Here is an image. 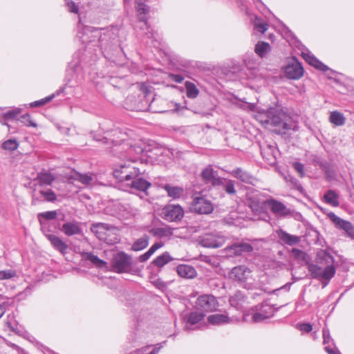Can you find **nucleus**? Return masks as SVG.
<instances>
[{
	"label": "nucleus",
	"instance_id": "obj_1",
	"mask_svg": "<svg viewBox=\"0 0 354 354\" xmlns=\"http://www.w3.org/2000/svg\"><path fill=\"white\" fill-rule=\"evenodd\" d=\"M257 113L261 118V122L273 127H281V129L274 130L277 134H284L286 130L292 129V124L287 122L290 118L288 115V109L281 104L276 103L274 106L269 108L258 107Z\"/></svg>",
	"mask_w": 354,
	"mask_h": 354
},
{
	"label": "nucleus",
	"instance_id": "obj_2",
	"mask_svg": "<svg viewBox=\"0 0 354 354\" xmlns=\"http://www.w3.org/2000/svg\"><path fill=\"white\" fill-rule=\"evenodd\" d=\"M316 263H308L307 268L312 278L326 281L324 286L334 277L336 270L333 257L326 250H321L316 257Z\"/></svg>",
	"mask_w": 354,
	"mask_h": 354
},
{
	"label": "nucleus",
	"instance_id": "obj_3",
	"mask_svg": "<svg viewBox=\"0 0 354 354\" xmlns=\"http://www.w3.org/2000/svg\"><path fill=\"white\" fill-rule=\"evenodd\" d=\"M275 307V305H270L268 300L252 306L250 311L252 314V321L254 323L261 322L266 319L272 317L278 310L283 307Z\"/></svg>",
	"mask_w": 354,
	"mask_h": 354
},
{
	"label": "nucleus",
	"instance_id": "obj_4",
	"mask_svg": "<svg viewBox=\"0 0 354 354\" xmlns=\"http://www.w3.org/2000/svg\"><path fill=\"white\" fill-rule=\"evenodd\" d=\"M113 36V33L111 30L98 28L92 30V37L94 38L93 41L96 40L97 46L103 53L113 50L114 46H116L113 42L115 37Z\"/></svg>",
	"mask_w": 354,
	"mask_h": 354
},
{
	"label": "nucleus",
	"instance_id": "obj_5",
	"mask_svg": "<svg viewBox=\"0 0 354 354\" xmlns=\"http://www.w3.org/2000/svg\"><path fill=\"white\" fill-rule=\"evenodd\" d=\"M113 174L115 179L124 185L133 177L140 174V171L138 167H133L129 163H124L116 167L113 169Z\"/></svg>",
	"mask_w": 354,
	"mask_h": 354
},
{
	"label": "nucleus",
	"instance_id": "obj_6",
	"mask_svg": "<svg viewBox=\"0 0 354 354\" xmlns=\"http://www.w3.org/2000/svg\"><path fill=\"white\" fill-rule=\"evenodd\" d=\"M133 264L132 257L123 251L115 254L111 260V266L117 273H128Z\"/></svg>",
	"mask_w": 354,
	"mask_h": 354
},
{
	"label": "nucleus",
	"instance_id": "obj_7",
	"mask_svg": "<svg viewBox=\"0 0 354 354\" xmlns=\"http://www.w3.org/2000/svg\"><path fill=\"white\" fill-rule=\"evenodd\" d=\"M267 205L270 209L272 212L279 217H295L299 220L301 217V214L295 212L294 210L288 208L282 202L274 198L266 200Z\"/></svg>",
	"mask_w": 354,
	"mask_h": 354
},
{
	"label": "nucleus",
	"instance_id": "obj_8",
	"mask_svg": "<svg viewBox=\"0 0 354 354\" xmlns=\"http://www.w3.org/2000/svg\"><path fill=\"white\" fill-rule=\"evenodd\" d=\"M304 69L297 57H292L284 67L285 75L288 79L298 80L304 75Z\"/></svg>",
	"mask_w": 354,
	"mask_h": 354
},
{
	"label": "nucleus",
	"instance_id": "obj_9",
	"mask_svg": "<svg viewBox=\"0 0 354 354\" xmlns=\"http://www.w3.org/2000/svg\"><path fill=\"white\" fill-rule=\"evenodd\" d=\"M225 242V237L221 232H216L205 234L200 241V244L207 248H218Z\"/></svg>",
	"mask_w": 354,
	"mask_h": 354
},
{
	"label": "nucleus",
	"instance_id": "obj_10",
	"mask_svg": "<svg viewBox=\"0 0 354 354\" xmlns=\"http://www.w3.org/2000/svg\"><path fill=\"white\" fill-rule=\"evenodd\" d=\"M162 217L167 221H180L184 216V210L180 205H167L162 209Z\"/></svg>",
	"mask_w": 354,
	"mask_h": 354
},
{
	"label": "nucleus",
	"instance_id": "obj_11",
	"mask_svg": "<svg viewBox=\"0 0 354 354\" xmlns=\"http://www.w3.org/2000/svg\"><path fill=\"white\" fill-rule=\"evenodd\" d=\"M190 208L192 212L200 214H210L214 209L212 203L203 196L195 197L191 203Z\"/></svg>",
	"mask_w": 354,
	"mask_h": 354
},
{
	"label": "nucleus",
	"instance_id": "obj_12",
	"mask_svg": "<svg viewBox=\"0 0 354 354\" xmlns=\"http://www.w3.org/2000/svg\"><path fill=\"white\" fill-rule=\"evenodd\" d=\"M253 246L246 242H236L225 248L226 254L230 257L241 256L252 252Z\"/></svg>",
	"mask_w": 354,
	"mask_h": 354
},
{
	"label": "nucleus",
	"instance_id": "obj_13",
	"mask_svg": "<svg viewBox=\"0 0 354 354\" xmlns=\"http://www.w3.org/2000/svg\"><path fill=\"white\" fill-rule=\"evenodd\" d=\"M328 216L336 228L344 231L348 237L354 239V226L350 221L341 218L334 212H330Z\"/></svg>",
	"mask_w": 354,
	"mask_h": 354
},
{
	"label": "nucleus",
	"instance_id": "obj_14",
	"mask_svg": "<svg viewBox=\"0 0 354 354\" xmlns=\"http://www.w3.org/2000/svg\"><path fill=\"white\" fill-rule=\"evenodd\" d=\"M140 174L133 177L124 185L132 190L140 191L147 194V189L151 186V183L140 176Z\"/></svg>",
	"mask_w": 354,
	"mask_h": 354
},
{
	"label": "nucleus",
	"instance_id": "obj_15",
	"mask_svg": "<svg viewBox=\"0 0 354 354\" xmlns=\"http://www.w3.org/2000/svg\"><path fill=\"white\" fill-rule=\"evenodd\" d=\"M227 172L245 184L254 185V183L257 181V178L253 175L241 167H237Z\"/></svg>",
	"mask_w": 354,
	"mask_h": 354
},
{
	"label": "nucleus",
	"instance_id": "obj_16",
	"mask_svg": "<svg viewBox=\"0 0 354 354\" xmlns=\"http://www.w3.org/2000/svg\"><path fill=\"white\" fill-rule=\"evenodd\" d=\"M216 300L212 295H201L196 301V307L203 311H212L216 308Z\"/></svg>",
	"mask_w": 354,
	"mask_h": 354
},
{
	"label": "nucleus",
	"instance_id": "obj_17",
	"mask_svg": "<svg viewBox=\"0 0 354 354\" xmlns=\"http://www.w3.org/2000/svg\"><path fill=\"white\" fill-rule=\"evenodd\" d=\"M59 230L67 236L74 235H83V230L80 226V223L76 221L66 222Z\"/></svg>",
	"mask_w": 354,
	"mask_h": 354
},
{
	"label": "nucleus",
	"instance_id": "obj_18",
	"mask_svg": "<svg viewBox=\"0 0 354 354\" xmlns=\"http://www.w3.org/2000/svg\"><path fill=\"white\" fill-rule=\"evenodd\" d=\"M41 197H37L35 194L32 196V205H36L39 203L46 201L49 203H54L57 201V195L54 191L51 189H47L46 190H40L39 192Z\"/></svg>",
	"mask_w": 354,
	"mask_h": 354
},
{
	"label": "nucleus",
	"instance_id": "obj_19",
	"mask_svg": "<svg viewBox=\"0 0 354 354\" xmlns=\"http://www.w3.org/2000/svg\"><path fill=\"white\" fill-rule=\"evenodd\" d=\"M135 8L138 13V18L139 21L144 22V25L147 27V28H149L147 21L148 19L146 15L149 12L150 7L142 2L141 0H136Z\"/></svg>",
	"mask_w": 354,
	"mask_h": 354
},
{
	"label": "nucleus",
	"instance_id": "obj_20",
	"mask_svg": "<svg viewBox=\"0 0 354 354\" xmlns=\"http://www.w3.org/2000/svg\"><path fill=\"white\" fill-rule=\"evenodd\" d=\"M276 232L278 238L283 244L293 246L301 241L300 236L290 234L282 229L277 230Z\"/></svg>",
	"mask_w": 354,
	"mask_h": 354
},
{
	"label": "nucleus",
	"instance_id": "obj_21",
	"mask_svg": "<svg viewBox=\"0 0 354 354\" xmlns=\"http://www.w3.org/2000/svg\"><path fill=\"white\" fill-rule=\"evenodd\" d=\"M112 228V225L105 223H94L91 225V231L100 240H105L106 232Z\"/></svg>",
	"mask_w": 354,
	"mask_h": 354
},
{
	"label": "nucleus",
	"instance_id": "obj_22",
	"mask_svg": "<svg viewBox=\"0 0 354 354\" xmlns=\"http://www.w3.org/2000/svg\"><path fill=\"white\" fill-rule=\"evenodd\" d=\"M266 205V201H261L257 196H252L248 200V206L255 214L260 216L265 214L264 209Z\"/></svg>",
	"mask_w": 354,
	"mask_h": 354
},
{
	"label": "nucleus",
	"instance_id": "obj_23",
	"mask_svg": "<svg viewBox=\"0 0 354 354\" xmlns=\"http://www.w3.org/2000/svg\"><path fill=\"white\" fill-rule=\"evenodd\" d=\"M301 56L306 61V62H308L310 66H313L316 69L324 72L329 70V68L326 65L322 63L310 52H302Z\"/></svg>",
	"mask_w": 354,
	"mask_h": 354
},
{
	"label": "nucleus",
	"instance_id": "obj_24",
	"mask_svg": "<svg viewBox=\"0 0 354 354\" xmlns=\"http://www.w3.org/2000/svg\"><path fill=\"white\" fill-rule=\"evenodd\" d=\"M81 257L86 261H88L92 263L95 267L100 269H107L108 263L106 261L100 259L97 256L95 255L91 252H81Z\"/></svg>",
	"mask_w": 354,
	"mask_h": 354
},
{
	"label": "nucleus",
	"instance_id": "obj_25",
	"mask_svg": "<svg viewBox=\"0 0 354 354\" xmlns=\"http://www.w3.org/2000/svg\"><path fill=\"white\" fill-rule=\"evenodd\" d=\"M47 239L50 242L53 247L62 254L66 253L68 245L63 240L56 235H47Z\"/></svg>",
	"mask_w": 354,
	"mask_h": 354
},
{
	"label": "nucleus",
	"instance_id": "obj_26",
	"mask_svg": "<svg viewBox=\"0 0 354 354\" xmlns=\"http://www.w3.org/2000/svg\"><path fill=\"white\" fill-rule=\"evenodd\" d=\"M176 272L183 278L193 279L196 276V270L189 265L182 264L176 267Z\"/></svg>",
	"mask_w": 354,
	"mask_h": 354
},
{
	"label": "nucleus",
	"instance_id": "obj_27",
	"mask_svg": "<svg viewBox=\"0 0 354 354\" xmlns=\"http://www.w3.org/2000/svg\"><path fill=\"white\" fill-rule=\"evenodd\" d=\"M249 269L244 266H238L232 268L230 272V278L238 281L244 282L246 280L245 273Z\"/></svg>",
	"mask_w": 354,
	"mask_h": 354
},
{
	"label": "nucleus",
	"instance_id": "obj_28",
	"mask_svg": "<svg viewBox=\"0 0 354 354\" xmlns=\"http://www.w3.org/2000/svg\"><path fill=\"white\" fill-rule=\"evenodd\" d=\"M230 318L225 314H213L207 317V322L212 325H223L229 323Z\"/></svg>",
	"mask_w": 354,
	"mask_h": 354
},
{
	"label": "nucleus",
	"instance_id": "obj_29",
	"mask_svg": "<svg viewBox=\"0 0 354 354\" xmlns=\"http://www.w3.org/2000/svg\"><path fill=\"white\" fill-rule=\"evenodd\" d=\"M172 260H174V258L170 255L169 252H165L162 254L159 255L156 259H154L152 261L151 264L158 267L159 268V270H160V269L164 266H165Z\"/></svg>",
	"mask_w": 354,
	"mask_h": 354
},
{
	"label": "nucleus",
	"instance_id": "obj_30",
	"mask_svg": "<svg viewBox=\"0 0 354 354\" xmlns=\"http://www.w3.org/2000/svg\"><path fill=\"white\" fill-rule=\"evenodd\" d=\"M245 298L246 296L242 291L237 290L234 295L230 297L229 302L232 306L239 308L241 306H242L243 303L245 301Z\"/></svg>",
	"mask_w": 354,
	"mask_h": 354
},
{
	"label": "nucleus",
	"instance_id": "obj_31",
	"mask_svg": "<svg viewBox=\"0 0 354 354\" xmlns=\"http://www.w3.org/2000/svg\"><path fill=\"white\" fill-rule=\"evenodd\" d=\"M164 189L165 191H167L168 196L173 198L174 199L180 198L184 192L182 187L178 186H172L169 184H166L164 186Z\"/></svg>",
	"mask_w": 354,
	"mask_h": 354
},
{
	"label": "nucleus",
	"instance_id": "obj_32",
	"mask_svg": "<svg viewBox=\"0 0 354 354\" xmlns=\"http://www.w3.org/2000/svg\"><path fill=\"white\" fill-rule=\"evenodd\" d=\"M270 50L271 46L266 41H258L254 47V52L261 58L264 57Z\"/></svg>",
	"mask_w": 354,
	"mask_h": 354
},
{
	"label": "nucleus",
	"instance_id": "obj_33",
	"mask_svg": "<svg viewBox=\"0 0 354 354\" xmlns=\"http://www.w3.org/2000/svg\"><path fill=\"white\" fill-rule=\"evenodd\" d=\"M37 179L41 186L50 185L55 180V176L50 172H39L37 174Z\"/></svg>",
	"mask_w": 354,
	"mask_h": 354
},
{
	"label": "nucleus",
	"instance_id": "obj_34",
	"mask_svg": "<svg viewBox=\"0 0 354 354\" xmlns=\"http://www.w3.org/2000/svg\"><path fill=\"white\" fill-rule=\"evenodd\" d=\"M164 245V243L162 241L156 242L144 254H141L138 257V260L140 262H145L147 261L150 257L153 254V253L158 250L159 248H162Z\"/></svg>",
	"mask_w": 354,
	"mask_h": 354
},
{
	"label": "nucleus",
	"instance_id": "obj_35",
	"mask_svg": "<svg viewBox=\"0 0 354 354\" xmlns=\"http://www.w3.org/2000/svg\"><path fill=\"white\" fill-rule=\"evenodd\" d=\"M338 197V194L332 189L328 190L324 196L326 203L333 207H338L339 205Z\"/></svg>",
	"mask_w": 354,
	"mask_h": 354
},
{
	"label": "nucleus",
	"instance_id": "obj_36",
	"mask_svg": "<svg viewBox=\"0 0 354 354\" xmlns=\"http://www.w3.org/2000/svg\"><path fill=\"white\" fill-rule=\"evenodd\" d=\"M149 236L144 234L140 239H138L132 245L131 250L133 251H140L146 248L149 245Z\"/></svg>",
	"mask_w": 354,
	"mask_h": 354
},
{
	"label": "nucleus",
	"instance_id": "obj_37",
	"mask_svg": "<svg viewBox=\"0 0 354 354\" xmlns=\"http://www.w3.org/2000/svg\"><path fill=\"white\" fill-rule=\"evenodd\" d=\"M217 174L218 171L214 170L212 165H208L203 169L201 177L206 183H209Z\"/></svg>",
	"mask_w": 354,
	"mask_h": 354
},
{
	"label": "nucleus",
	"instance_id": "obj_38",
	"mask_svg": "<svg viewBox=\"0 0 354 354\" xmlns=\"http://www.w3.org/2000/svg\"><path fill=\"white\" fill-rule=\"evenodd\" d=\"M185 87L186 89V95L188 98L194 99L198 95L199 90L194 83L186 81L185 82Z\"/></svg>",
	"mask_w": 354,
	"mask_h": 354
},
{
	"label": "nucleus",
	"instance_id": "obj_39",
	"mask_svg": "<svg viewBox=\"0 0 354 354\" xmlns=\"http://www.w3.org/2000/svg\"><path fill=\"white\" fill-rule=\"evenodd\" d=\"M205 316L203 312L193 311L187 315V323L191 325L198 324Z\"/></svg>",
	"mask_w": 354,
	"mask_h": 354
},
{
	"label": "nucleus",
	"instance_id": "obj_40",
	"mask_svg": "<svg viewBox=\"0 0 354 354\" xmlns=\"http://www.w3.org/2000/svg\"><path fill=\"white\" fill-rule=\"evenodd\" d=\"M57 210L46 211L37 214L38 221L48 222L55 220L57 216Z\"/></svg>",
	"mask_w": 354,
	"mask_h": 354
},
{
	"label": "nucleus",
	"instance_id": "obj_41",
	"mask_svg": "<svg viewBox=\"0 0 354 354\" xmlns=\"http://www.w3.org/2000/svg\"><path fill=\"white\" fill-rule=\"evenodd\" d=\"M329 119L330 122L335 126H342L346 122L343 114L336 111L331 112Z\"/></svg>",
	"mask_w": 354,
	"mask_h": 354
},
{
	"label": "nucleus",
	"instance_id": "obj_42",
	"mask_svg": "<svg viewBox=\"0 0 354 354\" xmlns=\"http://www.w3.org/2000/svg\"><path fill=\"white\" fill-rule=\"evenodd\" d=\"M72 178L80 182L84 185H90L93 180V177L91 175L82 174L77 171H75L72 176Z\"/></svg>",
	"mask_w": 354,
	"mask_h": 354
},
{
	"label": "nucleus",
	"instance_id": "obj_43",
	"mask_svg": "<svg viewBox=\"0 0 354 354\" xmlns=\"http://www.w3.org/2000/svg\"><path fill=\"white\" fill-rule=\"evenodd\" d=\"M149 232L155 237L162 238L171 234L169 229L165 227H153L149 230Z\"/></svg>",
	"mask_w": 354,
	"mask_h": 354
},
{
	"label": "nucleus",
	"instance_id": "obj_44",
	"mask_svg": "<svg viewBox=\"0 0 354 354\" xmlns=\"http://www.w3.org/2000/svg\"><path fill=\"white\" fill-rule=\"evenodd\" d=\"M286 180L287 182H289L292 185V187L295 189H297L300 194H305V189L299 183V181L294 178L293 176L289 175L286 177Z\"/></svg>",
	"mask_w": 354,
	"mask_h": 354
},
{
	"label": "nucleus",
	"instance_id": "obj_45",
	"mask_svg": "<svg viewBox=\"0 0 354 354\" xmlns=\"http://www.w3.org/2000/svg\"><path fill=\"white\" fill-rule=\"evenodd\" d=\"M19 147V142L15 139H9L6 141H4L1 147L4 150H8L10 151H13L16 150Z\"/></svg>",
	"mask_w": 354,
	"mask_h": 354
},
{
	"label": "nucleus",
	"instance_id": "obj_46",
	"mask_svg": "<svg viewBox=\"0 0 354 354\" xmlns=\"http://www.w3.org/2000/svg\"><path fill=\"white\" fill-rule=\"evenodd\" d=\"M17 120L27 127H37V126L36 122L32 120L30 115L28 113H25L19 116Z\"/></svg>",
	"mask_w": 354,
	"mask_h": 354
},
{
	"label": "nucleus",
	"instance_id": "obj_47",
	"mask_svg": "<svg viewBox=\"0 0 354 354\" xmlns=\"http://www.w3.org/2000/svg\"><path fill=\"white\" fill-rule=\"evenodd\" d=\"M254 26V28L257 31H259V32H260L261 33H264L267 30L268 27V24L264 22L259 17H256L255 18Z\"/></svg>",
	"mask_w": 354,
	"mask_h": 354
},
{
	"label": "nucleus",
	"instance_id": "obj_48",
	"mask_svg": "<svg viewBox=\"0 0 354 354\" xmlns=\"http://www.w3.org/2000/svg\"><path fill=\"white\" fill-rule=\"evenodd\" d=\"M223 188L228 194L232 195L236 193V189L234 187V181L232 180L226 179L223 184Z\"/></svg>",
	"mask_w": 354,
	"mask_h": 354
},
{
	"label": "nucleus",
	"instance_id": "obj_49",
	"mask_svg": "<svg viewBox=\"0 0 354 354\" xmlns=\"http://www.w3.org/2000/svg\"><path fill=\"white\" fill-rule=\"evenodd\" d=\"M55 97V95H50L49 96L46 97L44 99H41L40 100L35 101L32 103H30L31 107H38L45 105L46 104L50 102L53 98Z\"/></svg>",
	"mask_w": 354,
	"mask_h": 354
},
{
	"label": "nucleus",
	"instance_id": "obj_50",
	"mask_svg": "<svg viewBox=\"0 0 354 354\" xmlns=\"http://www.w3.org/2000/svg\"><path fill=\"white\" fill-rule=\"evenodd\" d=\"M292 167L299 174V177L303 178L305 176L304 165L300 162H294Z\"/></svg>",
	"mask_w": 354,
	"mask_h": 354
},
{
	"label": "nucleus",
	"instance_id": "obj_51",
	"mask_svg": "<svg viewBox=\"0 0 354 354\" xmlns=\"http://www.w3.org/2000/svg\"><path fill=\"white\" fill-rule=\"evenodd\" d=\"M39 223L41 227V230L46 238L47 235H52L50 234V232H52L51 226L48 222L39 221Z\"/></svg>",
	"mask_w": 354,
	"mask_h": 354
},
{
	"label": "nucleus",
	"instance_id": "obj_52",
	"mask_svg": "<svg viewBox=\"0 0 354 354\" xmlns=\"http://www.w3.org/2000/svg\"><path fill=\"white\" fill-rule=\"evenodd\" d=\"M19 113H20V111L17 110V109L8 111L6 112L5 113H3V118L6 120H13L17 117V115H19Z\"/></svg>",
	"mask_w": 354,
	"mask_h": 354
},
{
	"label": "nucleus",
	"instance_id": "obj_53",
	"mask_svg": "<svg viewBox=\"0 0 354 354\" xmlns=\"http://www.w3.org/2000/svg\"><path fill=\"white\" fill-rule=\"evenodd\" d=\"M15 276V272L12 270L0 271V280L8 279Z\"/></svg>",
	"mask_w": 354,
	"mask_h": 354
},
{
	"label": "nucleus",
	"instance_id": "obj_54",
	"mask_svg": "<svg viewBox=\"0 0 354 354\" xmlns=\"http://www.w3.org/2000/svg\"><path fill=\"white\" fill-rule=\"evenodd\" d=\"M291 253L296 259H298V260H299V259L304 260L305 259L306 253L299 249L292 248L291 250Z\"/></svg>",
	"mask_w": 354,
	"mask_h": 354
},
{
	"label": "nucleus",
	"instance_id": "obj_55",
	"mask_svg": "<svg viewBox=\"0 0 354 354\" xmlns=\"http://www.w3.org/2000/svg\"><path fill=\"white\" fill-rule=\"evenodd\" d=\"M226 178H221L217 174L209 183L214 187L223 186Z\"/></svg>",
	"mask_w": 354,
	"mask_h": 354
},
{
	"label": "nucleus",
	"instance_id": "obj_56",
	"mask_svg": "<svg viewBox=\"0 0 354 354\" xmlns=\"http://www.w3.org/2000/svg\"><path fill=\"white\" fill-rule=\"evenodd\" d=\"M66 4L69 12L73 13L78 12V8L74 1L71 0H66Z\"/></svg>",
	"mask_w": 354,
	"mask_h": 354
},
{
	"label": "nucleus",
	"instance_id": "obj_57",
	"mask_svg": "<svg viewBox=\"0 0 354 354\" xmlns=\"http://www.w3.org/2000/svg\"><path fill=\"white\" fill-rule=\"evenodd\" d=\"M169 77L176 83H181L184 80V77L180 74L171 73Z\"/></svg>",
	"mask_w": 354,
	"mask_h": 354
},
{
	"label": "nucleus",
	"instance_id": "obj_58",
	"mask_svg": "<svg viewBox=\"0 0 354 354\" xmlns=\"http://www.w3.org/2000/svg\"><path fill=\"white\" fill-rule=\"evenodd\" d=\"M153 283L156 288H158L159 289H163L167 287V283L160 279H158L155 280L154 281H153Z\"/></svg>",
	"mask_w": 354,
	"mask_h": 354
},
{
	"label": "nucleus",
	"instance_id": "obj_59",
	"mask_svg": "<svg viewBox=\"0 0 354 354\" xmlns=\"http://www.w3.org/2000/svg\"><path fill=\"white\" fill-rule=\"evenodd\" d=\"M300 330L306 333H309L313 330V326L309 323H303L300 324Z\"/></svg>",
	"mask_w": 354,
	"mask_h": 354
},
{
	"label": "nucleus",
	"instance_id": "obj_60",
	"mask_svg": "<svg viewBox=\"0 0 354 354\" xmlns=\"http://www.w3.org/2000/svg\"><path fill=\"white\" fill-rule=\"evenodd\" d=\"M321 167L328 177L331 176L330 165L328 163L323 164Z\"/></svg>",
	"mask_w": 354,
	"mask_h": 354
},
{
	"label": "nucleus",
	"instance_id": "obj_61",
	"mask_svg": "<svg viewBox=\"0 0 354 354\" xmlns=\"http://www.w3.org/2000/svg\"><path fill=\"white\" fill-rule=\"evenodd\" d=\"M142 24L140 26V28L141 30H147V31L145 32V34L147 35L149 38L153 37V33L151 32L150 26L148 25L149 28H147V27L144 25V22H141Z\"/></svg>",
	"mask_w": 354,
	"mask_h": 354
},
{
	"label": "nucleus",
	"instance_id": "obj_62",
	"mask_svg": "<svg viewBox=\"0 0 354 354\" xmlns=\"http://www.w3.org/2000/svg\"><path fill=\"white\" fill-rule=\"evenodd\" d=\"M241 286H243L245 289L247 290H252L254 289V286L252 283L247 282L246 280L244 282H240Z\"/></svg>",
	"mask_w": 354,
	"mask_h": 354
},
{
	"label": "nucleus",
	"instance_id": "obj_63",
	"mask_svg": "<svg viewBox=\"0 0 354 354\" xmlns=\"http://www.w3.org/2000/svg\"><path fill=\"white\" fill-rule=\"evenodd\" d=\"M323 337H324V344H328L330 339V337L329 333L326 334V332L323 330Z\"/></svg>",
	"mask_w": 354,
	"mask_h": 354
},
{
	"label": "nucleus",
	"instance_id": "obj_64",
	"mask_svg": "<svg viewBox=\"0 0 354 354\" xmlns=\"http://www.w3.org/2000/svg\"><path fill=\"white\" fill-rule=\"evenodd\" d=\"M185 106H181L180 104L178 103H175L174 106H175V111H178L180 109H190L189 108L187 107V101H185Z\"/></svg>",
	"mask_w": 354,
	"mask_h": 354
}]
</instances>
